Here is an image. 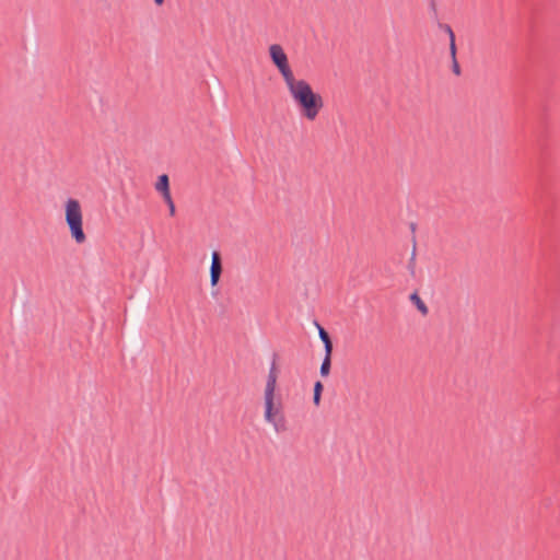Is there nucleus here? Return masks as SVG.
Masks as SVG:
<instances>
[{
	"label": "nucleus",
	"instance_id": "f257e3e1",
	"mask_svg": "<svg viewBox=\"0 0 560 560\" xmlns=\"http://www.w3.org/2000/svg\"><path fill=\"white\" fill-rule=\"evenodd\" d=\"M284 85L302 118L315 121L325 106L323 96L305 79L293 77Z\"/></svg>",
	"mask_w": 560,
	"mask_h": 560
},
{
	"label": "nucleus",
	"instance_id": "f03ea898",
	"mask_svg": "<svg viewBox=\"0 0 560 560\" xmlns=\"http://www.w3.org/2000/svg\"><path fill=\"white\" fill-rule=\"evenodd\" d=\"M284 85L302 118L315 121L325 106L323 96L305 79L293 77Z\"/></svg>",
	"mask_w": 560,
	"mask_h": 560
},
{
	"label": "nucleus",
	"instance_id": "7ed1b4c3",
	"mask_svg": "<svg viewBox=\"0 0 560 560\" xmlns=\"http://www.w3.org/2000/svg\"><path fill=\"white\" fill-rule=\"evenodd\" d=\"M284 85L302 118L315 121L325 106L323 96L305 79L293 77Z\"/></svg>",
	"mask_w": 560,
	"mask_h": 560
},
{
	"label": "nucleus",
	"instance_id": "20e7f679",
	"mask_svg": "<svg viewBox=\"0 0 560 560\" xmlns=\"http://www.w3.org/2000/svg\"><path fill=\"white\" fill-rule=\"evenodd\" d=\"M278 378L279 369L276 362H272L264 386V420L276 432H281L285 430V416L282 398L278 390Z\"/></svg>",
	"mask_w": 560,
	"mask_h": 560
},
{
	"label": "nucleus",
	"instance_id": "39448f33",
	"mask_svg": "<svg viewBox=\"0 0 560 560\" xmlns=\"http://www.w3.org/2000/svg\"><path fill=\"white\" fill-rule=\"evenodd\" d=\"M65 223L68 228L71 240L77 245H82L88 241L84 231L83 207L80 200L67 198L62 205Z\"/></svg>",
	"mask_w": 560,
	"mask_h": 560
},
{
	"label": "nucleus",
	"instance_id": "423d86ee",
	"mask_svg": "<svg viewBox=\"0 0 560 560\" xmlns=\"http://www.w3.org/2000/svg\"><path fill=\"white\" fill-rule=\"evenodd\" d=\"M268 55L272 65L277 68L283 82L295 77L290 66L289 57L280 44H271L268 47Z\"/></svg>",
	"mask_w": 560,
	"mask_h": 560
},
{
	"label": "nucleus",
	"instance_id": "0eeeda50",
	"mask_svg": "<svg viewBox=\"0 0 560 560\" xmlns=\"http://www.w3.org/2000/svg\"><path fill=\"white\" fill-rule=\"evenodd\" d=\"M222 273L221 256L218 252L211 254V266H210V283L211 287H215Z\"/></svg>",
	"mask_w": 560,
	"mask_h": 560
},
{
	"label": "nucleus",
	"instance_id": "6e6552de",
	"mask_svg": "<svg viewBox=\"0 0 560 560\" xmlns=\"http://www.w3.org/2000/svg\"><path fill=\"white\" fill-rule=\"evenodd\" d=\"M154 187L156 191H159L162 195L163 198H165L166 196H171L170 180L166 174H162L158 177Z\"/></svg>",
	"mask_w": 560,
	"mask_h": 560
},
{
	"label": "nucleus",
	"instance_id": "1a4fd4ad",
	"mask_svg": "<svg viewBox=\"0 0 560 560\" xmlns=\"http://www.w3.org/2000/svg\"><path fill=\"white\" fill-rule=\"evenodd\" d=\"M318 334H319L320 340L324 342L325 353H327L328 355H331L332 343L330 341L328 332L324 328L319 327Z\"/></svg>",
	"mask_w": 560,
	"mask_h": 560
},
{
	"label": "nucleus",
	"instance_id": "9d476101",
	"mask_svg": "<svg viewBox=\"0 0 560 560\" xmlns=\"http://www.w3.org/2000/svg\"><path fill=\"white\" fill-rule=\"evenodd\" d=\"M322 392H323L322 383L320 382H316L315 385H314V397H313L315 406H318L320 404Z\"/></svg>",
	"mask_w": 560,
	"mask_h": 560
},
{
	"label": "nucleus",
	"instance_id": "9b49d317",
	"mask_svg": "<svg viewBox=\"0 0 560 560\" xmlns=\"http://www.w3.org/2000/svg\"><path fill=\"white\" fill-rule=\"evenodd\" d=\"M330 357L331 355H328L327 353H325V359L322 363V366H320V374L323 376H327L329 374V371H330Z\"/></svg>",
	"mask_w": 560,
	"mask_h": 560
},
{
	"label": "nucleus",
	"instance_id": "f8f14e48",
	"mask_svg": "<svg viewBox=\"0 0 560 560\" xmlns=\"http://www.w3.org/2000/svg\"><path fill=\"white\" fill-rule=\"evenodd\" d=\"M412 300L416 302V305L418 307V310L422 313V314H427L428 313V307L425 306V304L423 303V301L416 294H413L412 296Z\"/></svg>",
	"mask_w": 560,
	"mask_h": 560
},
{
	"label": "nucleus",
	"instance_id": "ddd939ff",
	"mask_svg": "<svg viewBox=\"0 0 560 560\" xmlns=\"http://www.w3.org/2000/svg\"><path fill=\"white\" fill-rule=\"evenodd\" d=\"M164 201L166 202V205L168 206V210H170V214L171 215H174L175 214V205H174V201H173V198H172V195L171 196H166L165 198H163Z\"/></svg>",
	"mask_w": 560,
	"mask_h": 560
},
{
	"label": "nucleus",
	"instance_id": "4468645a",
	"mask_svg": "<svg viewBox=\"0 0 560 560\" xmlns=\"http://www.w3.org/2000/svg\"><path fill=\"white\" fill-rule=\"evenodd\" d=\"M448 34H450V38H451V54L453 57H455V54H456L455 36L451 28H448Z\"/></svg>",
	"mask_w": 560,
	"mask_h": 560
},
{
	"label": "nucleus",
	"instance_id": "2eb2a0df",
	"mask_svg": "<svg viewBox=\"0 0 560 560\" xmlns=\"http://www.w3.org/2000/svg\"><path fill=\"white\" fill-rule=\"evenodd\" d=\"M153 1H154L155 5H158V7H162L165 2V0H153Z\"/></svg>",
	"mask_w": 560,
	"mask_h": 560
}]
</instances>
